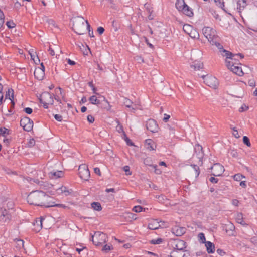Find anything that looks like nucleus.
<instances>
[{"mask_svg":"<svg viewBox=\"0 0 257 257\" xmlns=\"http://www.w3.org/2000/svg\"><path fill=\"white\" fill-rule=\"evenodd\" d=\"M86 28H87V29L88 30V33H89V36L91 37H94V36L93 35V31H91V30H90V24H89V23L87 21H86Z\"/></svg>","mask_w":257,"mask_h":257,"instance_id":"nucleus-42","label":"nucleus"},{"mask_svg":"<svg viewBox=\"0 0 257 257\" xmlns=\"http://www.w3.org/2000/svg\"><path fill=\"white\" fill-rule=\"evenodd\" d=\"M87 120L89 122L92 123L94 121V117L91 115L87 116Z\"/></svg>","mask_w":257,"mask_h":257,"instance_id":"nucleus-57","label":"nucleus"},{"mask_svg":"<svg viewBox=\"0 0 257 257\" xmlns=\"http://www.w3.org/2000/svg\"><path fill=\"white\" fill-rule=\"evenodd\" d=\"M9 134V130L5 127H0V135L5 136V135Z\"/></svg>","mask_w":257,"mask_h":257,"instance_id":"nucleus-39","label":"nucleus"},{"mask_svg":"<svg viewBox=\"0 0 257 257\" xmlns=\"http://www.w3.org/2000/svg\"><path fill=\"white\" fill-rule=\"evenodd\" d=\"M221 54L226 57L225 60H228V61H233V60L238 61V56L236 54H233L231 52L227 51L223 48V46L222 48L219 49Z\"/></svg>","mask_w":257,"mask_h":257,"instance_id":"nucleus-11","label":"nucleus"},{"mask_svg":"<svg viewBox=\"0 0 257 257\" xmlns=\"http://www.w3.org/2000/svg\"><path fill=\"white\" fill-rule=\"evenodd\" d=\"M6 25L10 29L13 28L16 26L15 24L14 23L13 21H7L6 22Z\"/></svg>","mask_w":257,"mask_h":257,"instance_id":"nucleus-45","label":"nucleus"},{"mask_svg":"<svg viewBox=\"0 0 257 257\" xmlns=\"http://www.w3.org/2000/svg\"><path fill=\"white\" fill-rule=\"evenodd\" d=\"M24 111L25 112H26V113H27L28 114H30L33 112L32 109L30 107H26V108H24Z\"/></svg>","mask_w":257,"mask_h":257,"instance_id":"nucleus-54","label":"nucleus"},{"mask_svg":"<svg viewBox=\"0 0 257 257\" xmlns=\"http://www.w3.org/2000/svg\"><path fill=\"white\" fill-rule=\"evenodd\" d=\"M116 129L118 132H123L124 134V132L123 130V127L121 125H120L119 124L117 126Z\"/></svg>","mask_w":257,"mask_h":257,"instance_id":"nucleus-63","label":"nucleus"},{"mask_svg":"<svg viewBox=\"0 0 257 257\" xmlns=\"http://www.w3.org/2000/svg\"><path fill=\"white\" fill-rule=\"evenodd\" d=\"M202 77L204 80V82L207 85L215 89L217 88L218 82L217 79L215 77L203 75L202 76Z\"/></svg>","mask_w":257,"mask_h":257,"instance_id":"nucleus-8","label":"nucleus"},{"mask_svg":"<svg viewBox=\"0 0 257 257\" xmlns=\"http://www.w3.org/2000/svg\"><path fill=\"white\" fill-rule=\"evenodd\" d=\"M91 207L96 211H100L102 210L101 204L99 202H93L91 204Z\"/></svg>","mask_w":257,"mask_h":257,"instance_id":"nucleus-25","label":"nucleus"},{"mask_svg":"<svg viewBox=\"0 0 257 257\" xmlns=\"http://www.w3.org/2000/svg\"><path fill=\"white\" fill-rule=\"evenodd\" d=\"M64 175V173L61 171H57L55 172H51L49 173L50 177L53 179H57L62 177Z\"/></svg>","mask_w":257,"mask_h":257,"instance_id":"nucleus-20","label":"nucleus"},{"mask_svg":"<svg viewBox=\"0 0 257 257\" xmlns=\"http://www.w3.org/2000/svg\"><path fill=\"white\" fill-rule=\"evenodd\" d=\"M54 117L56 120L58 121H61L62 120V116L59 114H55L54 115Z\"/></svg>","mask_w":257,"mask_h":257,"instance_id":"nucleus-59","label":"nucleus"},{"mask_svg":"<svg viewBox=\"0 0 257 257\" xmlns=\"http://www.w3.org/2000/svg\"><path fill=\"white\" fill-rule=\"evenodd\" d=\"M58 190L60 191L61 193H64L65 196H68L72 192V190L71 189L68 190L67 188L65 186H62L61 188H59Z\"/></svg>","mask_w":257,"mask_h":257,"instance_id":"nucleus-26","label":"nucleus"},{"mask_svg":"<svg viewBox=\"0 0 257 257\" xmlns=\"http://www.w3.org/2000/svg\"><path fill=\"white\" fill-rule=\"evenodd\" d=\"M89 100L92 104L99 105L100 104V101L98 99L96 96L93 95L89 98Z\"/></svg>","mask_w":257,"mask_h":257,"instance_id":"nucleus-28","label":"nucleus"},{"mask_svg":"<svg viewBox=\"0 0 257 257\" xmlns=\"http://www.w3.org/2000/svg\"><path fill=\"white\" fill-rule=\"evenodd\" d=\"M144 164L145 165L149 166H151V167H153V166L154 165L152 163V160H151V159L150 158H149V157H147V158H145L144 160Z\"/></svg>","mask_w":257,"mask_h":257,"instance_id":"nucleus-36","label":"nucleus"},{"mask_svg":"<svg viewBox=\"0 0 257 257\" xmlns=\"http://www.w3.org/2000/svg\"><path fill=\"white\" fill-rule=\"evenodd\" d=\"M11 215L9 211L4 208H0V219L4 222L10 220Z\"/></svg>","mask_w":257,"mask_h":257,"instance_id":"nucleus-14","label":"nucleus"},{"mask_svg":"<svg viewBox=\"0 0 257 257\" xmlns=\"http://www.w3.org/2000/svg\"><path fill=\"white\" fill-rule=\"evenodd\" d=\"M235 226L232 223L226 225L225 230L226 233L230 236H235Z\"/></svg>","mask_w":257,"mask_h":257,"instance_id":"nucleus-18","label":"nucleus"},{"mask_svg":"<svg viewBox=\"0 0 257 257\" xmlns=\"http://www.w3.org/2000/svg\"><path fill=\"white\" fill-rule=\"evenodd\" d=\"M172 232L176 236H180L185 232V229L183 227L176 226L172 229Z\"/></svg>","mask_w":257,"mask_h":257,"instance_id":"nucleus-17","label":"nucleus"},{"mask_svg":"<svg viewBox=\"0 0 257 257\" xmlns=\"http://www.w3.org/2000/svg\"><path fill=\"white\" fill-rule=\"evenodd\" d=\"M2 90H3V86L0 83V105L2 103V100H3V94L2 92Z\"/></svg>","mask_w":257,"mask_h":257,"instance_id":"nucleus-52","label":"nucleus"},{"mask_svg":"<svg viewBox=\"0 0 257 257\" xmlns=\"http://www.w3.org/2000/svg\"><path fill=\"white\" fill-rule=\"evenodd\" d=\"M83 17L78 16L73 19V30L78 35H83L86 32V24Z\"/></svg>","mask_w":257,"mask_h":257,"instance_id":"nucleus-3","label":"nucleus"},{"mask_svg":"<svg viewBox=\"0 0 257 257\" xmlns=\"http://www.w3.org/2000/svg\"><path fill=\"white\" fill-rule=\"evenodd\" d=\"M212 172V175L214 176H220L224 171V167L219 163H215L210 168Z\"/></svg>","mask_w":257,"mask_h":257,"instance_id":"nucleus-12","label":"nucleus"},{"mask_svg":"<svg viewBox=\"0 0 257 257\" xmlns=\"http://www.w3.org/2000/svg\"><path fill=\"white\" fill-rule=\"evenodd\" d=\"M28 181L31 183L32 181L37 184L41 185V183H43L42 181H40L38 179H35L30 178L29 179H28Z\"/></svg>","mask_w":257,"mask_h":257,"instance_id":"nucleus-50","label":"nucleus"},{"mask_svg":"<svg viewBox=\"0 0 257 257\" xmlns=\"http://www.w3.org/2000/svg\"><path fill=\"white\" fill-rule=\"evenodd\" d=\"M127 214V217L130 218H131L133 220H136L137 219L136 215L135 214H133L132 213H128Z\"/></svg>","mask_w":257,"mask_h":257,"instance_id":"nucleus-55","label":"nucleus"},{"mask_svg":"<svg viewBox=\"0 0 257 257\" xmlns=\"http://www.w3.org/2000/svg\"><path fill=\"white\" fill-rule=\"evenodd\" d=\"M250 241L255 246H257V236L252 237L250 239Z\"/></svg>","mask_w":257,"mask_h":257,"instance_id":"nucleus-49","label":"nucleus"},{"mask_svg":"<svg viewBox=\"0 0 257 257\" xmlns=\"http://www.w3.org/2000/svg\"><path fill=\"white\" fill-rule=\"evenodd\" d=\"M225 63L227 68L233 73L240 76L244 74L241 67L238 66L240 64V63L234 62L233 61H228V60H225Z\"/></svg>","mask_w":257,"mask_h":257,"instance_id":"nucleus-5","label":"nucleus"},{"mask_svg":"<svg viewBox=\"0 0 257 257\" xmlns=\"http://www.w3.org/2000/svg\"><path fill=\"white\" fill-rule=\"evenodd\" d=\"M163 242V239L159 238L156 239H153L151 241V243L152 244H159Z\"/></svg>","mask_w":257,"mask_h":257,"instance_id":"nucleus-44","label":"nucleus"},{"mask_svg":"<svg viewBox=\"0 0 257 257\" xmlns=\"http://www.w3.org/2000/svg\"><path fill=\"white\" fill-rule=\"evenodd\" d=\"M202 67L203 64L200 63L191 65V67L193 68L195 70H199L200 69L202 68Z\"/></svg>","mask_w":257,"mask_h":257,"instance_id":"nucleus-43","label":"nucleus"},{"mask_svg":"<svg viewBox=\"0 0 257 257\" xmlns=\"http://www.w3.org/2000/svg\"><path fill=\"white\" fill-rule=\"evenodd\" d=\"M202 32L211 45H215L218 49L222 48V45L220 43V38L212 28L205 27L202 29Z\"/></svg>","mask_w":257,"mask_h":257,"instance_id":"nucleus-2","label":"nucleus"},{"mask_svg":"<svg viewBox=\"0 0 257 257\" xmlns=\"http://www.w3.org/2000/svg\"><path fill=\"white\" fill-rule=\"evenodd\" d=\"M79 174L80 177L85 181L89 179L90 174L87 166L85 164H82L79 167Z\"/></svg>","mask_w":257,"mask_h":257,"instance_id":"nucleus-9","label":"nucleus"},{"mask_svg":"<svg viewBox=\"0 0 257 257\" xmlns=\"http://www.w3.org/2000/svg\"><path fill=\"white\" fill-rule=\"evenodd\" d=\"M214 2L217 7L222 9L224 12H227L224 8V2L223 0H214Z\"/></svg>","mask_w":257,"mask_h":257,"instance_id":"nucleus-27","label":"nucleus"},{"mask_svg":"<svg viewBox=\"0 0 257 257\" xmlns=\"http://www.w3.org/2000/svg\"><path fill=\"white\" fill-rule=\"evenodd\" d=\"M48 23L50 26H53L54 27H56V23L55 21L52 19H49L48 20Z\"/></svg>","mask_w":257,"mask_h":257,"instance_id":"nucleus-58","label":"nucleus"},{"mask_svg":"<svg viewBox=\"0 0 257 257\" xmlns=\"http://www.w3.org/2000/svg\"><path fill=\"white\" fill-rule=\"evenodd\" d=\"M191 166L193 168L194 172V175H195V177H197L200 174L199 167L196 165H191Z\"/></svg>","mask_w":257,"mask_h":257,"instance_id":"nucleus-34","label":"nucleus"},{"mask_svg":"<svg viewBox=\"0 0 257 257\" xmlns=\"http://www.w3.org/2000/svg\"><path fill=\"white\" fill-rule=\"evenodd\" d=\"M94 171L95 173L97 174L99 176H101V171L99 168L96 167L94 169Z\"/></svg>","mask_w":257,"mask_h":257,"instance_id":"nucleus-64","label":"nucleus"},{"mask_svg":"<svg viewBox=\"0 0 257 257\" xmlns=\"http://www.w3.org/2000/svg\"><path fill=\"white\" fill-rule=\"evenodd\" d=\"M188 35L192 38L198 39L199 37V33L195 30L191 31Z\"/></svg>","mask_w":257,"mask_h":257,"instance_id":"nucleus-33","label":"nucleus"},{"mask_svg":"<svg viewBox=\"0 0 257 257\" xmlns=\"http://www.w3.org/2000/svg\"><path fill=\"white\" fill-rule=\"evenodd\" d=\"M133 102L128 99L125 98L123 101L124 105L128 108H132V104Z\"/></svg>","mask_w":257,"mask_h":257,"instance_id":"nucleus-38","label":"nucleus"},{"mask_svg":"<svg viewBox=\"0 0 257 257\" xmlns=\"http://www.w3.org/2000/svg\"><path fill=\"white\" fill-rule=\"evenodd\" d=\"M27 199L30 204L48 208L49 200L52 198L42 191L36 190L31 192Z\"/></svg>","mask_w":257,"mask_h":257,"instance_id":"nucleus-1","label":"nucleus"},{"mask_svg":"<svg viewBox=\"0 0 257 257\" xmlns=\"http://www.w3.org/2000/svg\"><path fill=\"white\" fill-rule=\"evenodd\" d=\"M20 125L27 132L31 131L33 126V122L28 117L25 116L20 120Z\"/></svg>","mask_w":257,"mask_h":257,"instance_id":"nucleus-10","label":"nucleus"},{"mask_svg":"<svg viewBox=\"0 0 257 257\" xmlns=\"http://www.w3.org/2000/svg\"><path fill=\"white\" fill-rule=\"evenodd\" d=\"M124 136H125V140L126 142V144L128 145H130V146H134V144L132 142V141L129 139L128 138L126 135L124 134Z\"/></svg>","mask_w":257,"mask_h":257,"instance_id":"nucleus-51","label":"nucleus"},{"mask_svg":"<svg viewBox=\"0 0 257 257\" xmlns=\"http://www.w3.org/2000/svg\"><path fill=\"white\" fill-rule=\"evenodd\" d=\"M170 244L173 250L186 251L185 249L186 248V243L183 240L179 239H174L170 241Z\"/></svg>","mask_w":257,"mask_h":257,"instance_id":"nucleus-7","label":"nucleus"},{"mask_svg":"<svg viewBox=\"0 0 257 257\" xmlns=\"http://www.w3.org/2000/svg\"><path fill=\"white\" fill-rule=\"evenodd\" d=\"M236 220L238 223L244 224L243 215L241 213H238L236 217Z\"/></svg>","mask_w":257,"mask_h":257,"instance_id":"nucleus-30","label":"nucleus"},{"mask_svg":"<svg viewBox=\"0 0 257 257\" xmlns=\"http://www.w3.org/2000/svg\"><path fill=\"white\" fill-rule=\"evenodd\" d=\"M112 249H113V247H112V245L105 244L102 248V251L105 253H107Z\"/></svg>","mask_w":257,"mask_h":257,"instance_id":"nucleus-35","label":"nucleus"},{"mask_svg":"<svg viewBox=\"0 0 257 257\" xmlns=\"http://www.w3.org/2000/svg\"><path fill=\"white\" fill-rule=\"evenodd\" d=\"M143 207L141 206H136L134 207L133 210L136 212H140L142 211Z\"/></svg>","mask_w":257,"mask_h":257,"instance_id":"nucleus-47","label":"nucleus"},{"mask_svg":"<svg viewBox=\"0 0 257 257\" xmlns=\"http://www.w3.org/2000/svg\"><path fill=\"white\" fill-rule=\"evenodd\" d=\"M183 30L185 33L189 34V33L193 30L192 27L189 24H185L183 27Z\"/></svg>","mask_w":257,"mask_h":257,"instance_id":"nucleus-31","label":"nucleus"},{"mask_svg":"<svg viewBox=\"0 0 257 257\" xmlns=\"http://www.w3.org/2000/svg\"><path fill=\"white\" fill-rule=\"evenodd\" d=\"M186 4L184 0H177L175 6L176 8L179 11H181L182 10H183L184 7L186 6Z\"/></svg>","mask_w":257,"mask_h":257,"instance_id":"nucleus-23","label":"nucleus"},{"mask_svg":"<svg viewBox=\"0 0 257 257\" xmlns=\"http://www.w3.org/2000/svg\"><path fill=\"white\" fill-rule=\"evenodd\" d=\"M168 127H169V134L174 135L175 134V129L174 128L171 127L170 125H168Z\"/></svg>","mask_w":257,"mask_h":257,"instance_id":"nucleus-60","label":"nucleus"},{"mask_svg":"<svg viewBox=\"0 0 257 257\" xmlns=\"http://www.w3.org/2000/svg\"><path fill=\"white\" fill-rule=\"evenodd\" d=\"M5 16L2 11H0V29L3 27L4 23Z\"/></svg>","mask_w":257,"mask_h":257,"instance_id":"nucleus-41","label":"nucleus"},{"mask_svg":"<svg viewBox=\"0 0 257 257\" xmlns=\"http://www.w3.org/2000/svg\"><path fill=\"white\" fill-rule=\"evenodd\" d=\"M209 181L212 183H217L218 181V179H217V178H215V177H211L210 179H209Z\"/></svg>","mask_w":257,"mask_h":257,"instance_id":"nucleus-62","label":"nucleus"},{"mask_svg":"<svg viewBox=\"0 0 257 257\" xmlns=\"http://www.w3.org/2000/svg\"><path fill=\"white\" fill-rule=\"evenodd\" d=\"M198 238L199 242L201 243H205L207 242L206 241L205 237L203 233H199L198 235Z\"/></svg>","mask_w":257,"mask_h":257,"instance_id":"nucleus-32","label":"nucleus"},{"mask_svg":"<svg viewBox=\"0 0 257 257\" xmlns=\"http://www.w3.org/2000/svg\"><path fill=\"white\" fill-rule=\"evenodd\" d=\"M146 126L147 129L152 133L157 132L159 128L157 122L153 119H149L146 122Z\"/></svg>","mask_w":257,"mask_h":257,"instance_id":"nucleus-13","label":"nucleus"},{"mask_svg":"<svg viewBox=\"0 0 257 257\" xmlns=\"http://www.w3.org/2000/svg\"><path fill=\"white\" fill-rule=\"evenodd\" d=\"M104 29L102 27H99L97 28V32L100 34H102L104 32Z\"/></svg>","mask_w":257,"mask_h":257,"instance_id":"nucleus-61","label":"nucleus"},{"mask_svg":"<svg viewBox=\"0 0 257 257\" xmlns=\"http://www.w3.org/2000/svg\"><path fill=\"white\" fill-rule=\"evenodd\" d=\"M181 11L187 16L192 17L193 15L192 10L187 5L185 6L183 10H182Z\"/></svg>","mask_w":257,"mask_h":257,"instance_id":"nucleus-22","label":"nucleus"},{"mask_svg":"<svg viewBox=\"0 0 257 257\" xmlns=\"http://www.w3.org/2000/svg\"><path fill=\"white\" fill-rule=\"evenodd\" d=\"M205 245L206 247L207 251L208 253H213L215 251L214 244L210 241H207L205 243Z\"/></svg>","mask_w":257,"mask_h":257,"instance_id":"nucleus-19","label":"nucleus"},{"mask_svg":"<svg viewBox=\"0 0 257 257\" xmlns=\"http://www.w3.org/2000/svg\"><path fill=\"white\" fill-rule=\"evenodd\" d=\"M167 225H160V222L157 220H152L149 223L148 225V229L150 230H156L159 227L166 228Z\"/></svg>","mask_w":257,"mask_h":257,"instance_id":"nucleus-15","label":"nucleus"},{"mask_svg":"<svg viewBox=\"0 0 257 257\" xmlns=\"http://www.w3.org/2000/svg\"><path fill=\"white\" fill-rule=\"evenodd\" d=\"M51 207H61L63 208H67V206H66L64 204H56L54 202L52 201L51 200H49V204L48 206V208Z\"/></svg>","mask_w":257,"mask_h":257,"instance_id":"nucleus-24","label":"nucleus"},{"mask_svg":"<svg viewBox=\"0 0 257 257\" xmlns=\"http://www.w3.org/2000/svg\"><path fill=\"white\" fill-rule=\"evenodd\" d=\"M34 76L38 80H42L45 77V71L39 67H37L34 71Z\"/></svg>","mask_w":257,"mask_h":257,"instance_id":"nucleus-16","label":"nucleus"},{"mask_svg":"<svg viewBox=\"0 0 257 257\" xmlns=\"http://www.w3.org/2000/svg\"><path fill=\"white\" fill-rule=\"evenodd\" d=\"M172 252L173 257H185V253H184L185 251L173 250Z\"/></svg>","mask_w":257,"mask_h":257,"instance_id":"nucleus-29","label":"nucleus"},{"mask_svg":"<svg viewBox=\"0 0 257 257\" xmlns=\"http://www.w3.org/2000/svg\"><path fill=\"white\" fill-rule=\"evenodd\" d=\"M39 99L40 102L43 104V107L45 108H48L49 104H53V98L52 95L48 92H43L40 95Z\"/></svg>","mask_w":257,"mask_h":257,"instance_id":"nucleus-6","label":"nucleus"},{"mask_svg":"<svg viewBox=\"0 0 257 257\" xmlns=\"http://www.w3.org/2000/svg\"><path fill=\"white\" fill-rule=\"evenodd\" d=\"M243 142L244 144L246 145L248 147L251 146V144L249 138L247 136H244L243 138Z\"/></svg>","mask_w":257,"mask_h":257,"instance_id":"nucleus-46","label":"nucleus"},{"mask_svg":"<svg viewBox=\"0 0 257 257\" xmlns=\"http://www.w3.org/2000/svg\"><path fill=\"white\" fill-rule=\"evenodd\" d=\"M146 147L147 149L150 151L155 150V148H156V145L154 144L153 141L151 139H147L146 140Z\"/></svg>","mask_w":257,"mask_h":257,"instance_id":"nucleus-21","label":"nucleus"},{"mask_svg":"<svg viewBox=\"0 0 257 257\" xmlns=\"http://www.w3.org/2000/svg\"><path fill=\"white\" fill-rule=\"evenodd\" d=\"M130 168L128 166H125L123 167V170L125 171L126 175H131L132 174V172L130 171Z\"/></svg>","mask_w":257,"mask_h":257,"instance_id":"nucleus-48","label":"nucleus"},{"mask_svg":"<svg viewBox=\"0 0 257 257\" xmlns=\"http://www.w3.org/2000/svg\"><path fill=\"white\" fill-rule=\"evenodd\" d=\"M153 168H154V172L156 174H160L161 173V171L159 169H157V165H154L152 167Z\"/></svg>","mask_w":257,"mask_h":257,"instance_id":"nucleus-53","label":"nucleus"},{"mask_svg":"<svg viewBox=\"0 0 257 257\" xmlns=\"http://www.w3.org/2000/svg\"><path fill=\"white\" fill-rule=\"evenodd\" d=\"M243 178H245V176L239 173L235 174L233 176V179H234V180L237 181H241V180Z\"/></svg>","mask_w":257,"mask_h":257,"instance_id":"nucleus-40","label":"nucleus"},{"mask_svg":"<svg viewBox=\"0 0 257 257\" xmlns=\"http://www.w3.org/2000/svg\"><path fill=\"white\" fill-rule=\"evenodd\" d=\"M13 90L12 89H9L8 90V95H9V99L11 101V103H12V106H14V101L12 100V99H13Z\"/></svg>","mask_w":257,"mask_h":257,"instance_id":"nucleus-37","label":"nucleus"},{"mask_svg":"<svg viewBox=\"0 0 257 257\" xmlns=\"http://www.w3.org/2000/svg\"><path fill=\"white\" fill-rule=\"evenodd\" d=\"M35 144V141L34 139H31L29 140L28 145L29 147H31L34 146Z\"/></svg>","mask_w":257,"mask_h":257,"instance_id":"nucleus-56","label":"nucleus"},{"mask_svg":"<svg viewBox=\"0 0 257 257\" xmlns=\"http://www.w3.org/2000/svg\"><path fill=\"white\" fill-rule=\"evenodd\" d=\"M106 234L99 231L95 232L94 234L91 236V240L96 246L101 245L105 243L106 242Z\"/></svg>","mask_w":257,"mask_h":257,"instance_id":"nucleus-4","label":"nucleus"}]
</instances>
